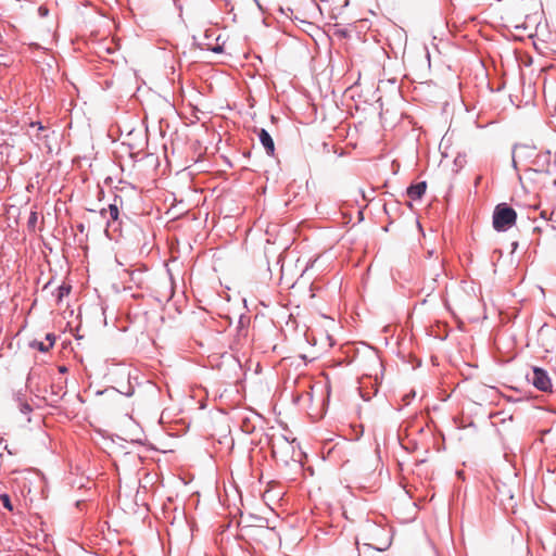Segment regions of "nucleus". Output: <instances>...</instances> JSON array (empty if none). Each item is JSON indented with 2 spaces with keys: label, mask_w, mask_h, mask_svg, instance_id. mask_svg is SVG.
I'll return each instance as SVG.
<instances>
[{
  "label": "nucleus",
  "mask_w": 556,
  "mask_h": 556,
  "mask_svg": "<svg viewBox=\"0 0 556 556\" xmlns=\"http://www.w3.org/2000/svg\"><path fill=\"white\" fill-rule=\"evenodd\" d=\"M517 220L516 211L507 203H500L493 212V228L498 231H506L511 228Z\"/></svg>",
  "instance_id": "obj_1"
},
{
  "label": "nucleus",
  "mask_w": 556,
  "mask_h": 556,
  "mask_svg": "<svg viewBox=\"0 0 556 556\" xmlns=\"http://www.w3.org/2000/svg\"><path fill=\"white\" fill-rule=\"evenodd\" d=\"M527 379L534 388L542 392H552V381L547 371L541 367H533Z\"/></svg>",
  "instance_id": "obj_2"
},
{
  "label": "nucleus",
  "mask_w": 556,
  "mask_h": 556,
  "mask_svg": "<svg viewBox=\"0 0 556 556\" xmlns=\"http://www.w3.org/2000/svg\"><path fill=\"white\" fill-rule=\"evenodd\" d=\"M257 136H258V140L262 143V146L264 147L266 153L268 155L273 156L275 153V143H274V140H273L270 134L266 129L261 128L257 132Z\"/></svg>",
  "instance_id": "obj_3"
},
{
  "label": "nucleus",
  "mask_w": 556,
  "mask_h": 556,
  "mask_svg": "<svg viewBox=\"0 0 556 556\" xmlns=\"http://www.w3.org/2000/svg\"><path fill=\"white\" fill-rule=\"evenodd\" d=\"M427 189V182L426 181H419L417 184L410 185L407 188V195L413 200H420L422 195L425 194Z\"/></svg>",
  "instance_id": "obj_4"
},
{
  "label": "nucleus",
  "mask_w": 556,
  "mask_h": 556,
  "mask_svg": "<svg viewBox=\"0 0 556 556\" xmlns=\"http://www.w3.org/2000/svg\"><path fill=\"white\" fill-rule=\"evenodd\" d=\"M110 214V218L112 220V223H115L118 220V216H119V210H118V206L116 203H112L109 205L108 208H102L100 211V215L105 218L106 217V214Z\"/></svg>",
  "instance_id": "obj_5"
},
{
  "label": "nucleus",
  "mask_w": 556,
  "mask_h": 556,
  "mask_svg": "<svg viewBox=\"0 0 556 556\" xmlns=\"http://www.w3.org/2000/svg\"><path fill=\"white\" fill-rule=\"evenodd\" d=\"M62 390L61 386H51V394H50V402L49 405L54 407L60 400L63 399V396L66 394V392H63L62 394L60 391Z\"/></svg>",
  "instance_id": "obj_6"
},
{
  "label": "nucleus",
  "mask_w": 556,
  "mask_h": 556,
  "mask_svg": "<svg viewBox=\"0 0 556 556\" xmlns=\"http://www.w3.org/2000/svg\"><path fill=\"white\" fill-rule=\"evenodd\" d=\"M250 323V318L245 315H241L237 326V334L238 337L245 338L248 336V325Z\"/></svg>",
  "instance_id": "obj_7"
},
{
  "label": "nucleus",
  "mask_w": 556,
  "mask_h": 556,
  "mask_svg": "<svg viewBox=\"0 0 556 556\" xmlns=\"http://www.w3.org/2000/svg\"><path fill=\"white\" fill-rule=\"evenodd\" d=\"M71 289L72 287L70 285H61L58 289H56V301L58 302H61L63 300L64 296L68 295L70 292H71Z\"/></svg>",
  "instance_id": "obj_8"
},
{
  "label": "nucleus",
  "mask_w": 556,
  "mask_h": 556,
  "mask_svg": "<svg viewBox=\"0 0 556 556\" xmlns=\"http://www.w3.org/2000/svg\"><path fill=\"white\" fill-rule=\"evenodd\" d=\"M113 390H115L118 393L126 395L128 397L134 394V387L129 382L125 386V388H121V389L113 388Z\"/></svg>",
  "instance_id": "obj_9"
},
{
  "label": "nucleus",
  "mask_w": 556,
  "mask_h": 556,
  "mask_svg": "<svg viewBox=\"0 0 556 556\" xmlns=\"http://www.w3.org/2000/svg\"><path fill=\"white\" fill-rule=\"evenodd\" d=\"M31 346L37 348L40 352H48L53 346V342L45 344L43 342L35 341Z\"/></svg>",
  "instance_id": "obj_10"
},
{
  "label": "nucleus",
  "mask_w": 556,
  "mask_h": 556,
  "mask_svg": "<svg viewBox=\"0 0 556 556\" xmlns=\"http://www.w3.org/2000/svg\"><path fill=\"white\" fill-rule=\"evenodd\" d=\"M37 220H38L37 212L31 211L28 216V220H27L28 228L34 229L36 227Z\"/></svg>",
  "instance_id": "obj_11"
},
{
  "label": "nucleus",
  "mask_w": 556,
  "mask_h": 556,
  "mask_svg": "<svg viewBox=\"0 0 556 556\" xmlns=\"http://www.w3.org/2000/svg\"><path fill=\"white\" fill-rule=\"evenodd\" d=\"M435 283H437V279L433 278L429 285L425 286L422 289H421V292L426 293L427 296L431 295V293L434 291L435 289Z\"/></svg>",
  "instance_id": "obj_12"
},
{
  "label": "nucleus",
  "mask_w": 556,
  "mask_h": 556,
  "mask_svg": "<svg viewBox=\"0 0 556 556\" xmlns=\"http://www.w3.org/2000/svg\"><path fill=\"white\" fill-rule=\"evenodd\" d=\"M0 500H1L2 504H3V506H4L7 509H9V510H12V509H13L12 504H11V500H10V496H9L8 494H5V493H4V494H1V495H0Z\"/></svg>",
  "instance_id": "obj_13"
},
{
  "label": "nucleus",
  "mask_w": 556,
  "mask_h": 556,
  "mask_svg": "<svg viewBox=\"0 0 556 556\" xmlns=\"http://www.w3.org/2000/svg\"><path fill=\"white\" fill-rule=\"evenodd\" d=\"M20 410L22 414L28 415L31 413L33 408L27 402H21Z\"/></svg>",
  "instance_id": "obj_14"
},
{
  "label": "nucleus",
  "mask_w": 556,
  "mask_h": 556,
  "mask_svg": "<svg viewBox=\"0 0 556 556\" xmlns=\"http://www.w3.org/2000/svg\"><path fill=\"white\" fill-rule=\"evenodd\" d=\"M211 51H213L214 53H222L223 52V47L219 46V45H216L212 48H210Z\"/></svg>",
  "instance_id": "obj_15"
},
{
  "label": "nucleus",
  "mask_w": 556,
  "mask_h": 556,
  "mask_svg": "<svg viewBox=\"0 0 556 556\" xmlns=\"http://www.w3.org/2000/svg\"><path fill=\"white\" fill-rule=\"evenodd\" d=\"M30 127H37V128H38V130H43V129H45V127L41 125V123H40V122H33V123L30 124Z\"/></svg>",
  "instance_id": "obj_16"
},
{
  "label": "nucleus",
  "mask_w": 556,
  "mask_h": 556,
  "mask_svg": "<svg viewBox=\"0 0 556 556\" xmlns=\"http://www.w3.org/2000/svg\"><path fill=\"white\" fill-rule=\"evenodd\" d=\"M371 359H372V362H374L377 366L381 367V362H380V359H379L378 355L372 354V355H371Z\"/></svg>",
  "instance_id": "obj_17"
},
{
  "label": "nucleus",
  "mask_w": 556,
  "mask_h": 556,
  "mask_svg": "<svg viewBox=\"0 0 556 556\" xmlns=\"http://www.w3.org/2000/svg\"><path fill=\"white\" fill-rule=\"evenodd\" d=\"M46 340H48V341H49V343H50V342H53V343H54V342H55V336H54L53 333H48V334L46 336Z\"/></svg>",
  "instance_id": "obj_18"
},
{
  "label": "nucleus",
  "mask_w": 556,
  "mask_h": 556,
  "mask_svg": "<svg viewBox=\"0 0 556 556\" xmlns=\"http://www.w3.org/2000/svg\"><path fill=\"white\" fill-rule=\"evenodd\" d=\"M15 396H16V401L21 404V402H23V400H22V393H21V392H18V393H16V395H15Z\"/></svg>",
  "instance_id": "obj_19"
},
{
  "label": "nucleus",
  "mask_w": 556,
  "mask_h": 556,
  "mask_svg": "<svg viewBox=\"0 0 556 556\" xmlns=\"http://www.w3.org/2000/svg\"><path fill=\"white\" fill-rule=\"evenodd\" d=\"M60 371L61 372H65L66 371V367H64V366L60 367Z\"/></svg>",
  "instance_id": "obj_20"
},
{
  "label": "nucleus",
  "mask_w": 556,
  "mask_h": 556,
  "mask_svg": "<svg viewBox=\"0 0 556 556\" xmlns=\"http://www.w3.org/2000/svg\"><path fill=\"white\" fill-rule=\"evenodd\" d=\"M518 247V243L517 242H514L513 243V249L516 250V248Z\"/></svg>",
  "instance_id": "obj_21"
},
{
  "label": "nucleus",
  "mask_w": 556,
  "mask_h": 556,
  "mask_svg": "<svg viewBox=\"0 0 556 556\" xmlns=\"http://www.w3.org/2000/svg\"><path fill=\"white\" fill-rule=\"evenodd\" d=\"M527 556H529V552H527Z\"/></svg>",
  "instance_id": "obj_22"
}]
</instances>
